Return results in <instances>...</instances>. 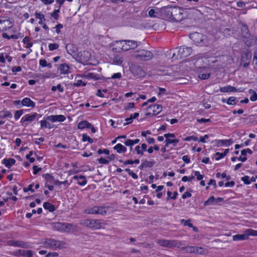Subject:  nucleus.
I'll use <instances>...</instances> for the list:
<instances>
[{"mask_svg": "<svg viewBox=\"0 0 257 257\" xmlns=\"http://www.w3.org/2000/svg\"><path fill=\"white\" fill-rule=\"evenodd\" d=\"M192 52V49L190 47L181 46L179 48H176L173 52L172 59L178 60L186 58L190 56Z\"/></svg>", "mask_w": 257, "mask_h": 257, "instance_id": "nucleus-1", "label": "nucleus"}, {"mask_svg": "<svg viewBox=\"0 0 257 257\" xmlns=\"http://www.w3.org/2000/svg\"><path fill=\"white\" fill-rule=\"evenodd\" d=\"M132 55L139 61H149L153 57L152 52L145 49H138L134 52Z\"/></svg>", "mask_w": 257, "mask_h": 257, "instance_id": "nucleus-2", "label": "nucleus"}, {"mask_svg": "<svg viewBox=\"0 0 257 257\" xmlns=\"http://www.w3.org/2000/svg\"><path fill=\"white\" fill-rule=\"evenodd\" d=\"M44 245L46 247L54 250L63 249L66 246L64 241L52 238L47 239L44 242Z\"/></svg>", "mask_w": 257, "mask_h": 257, "instance_id": "nucleus-3", "label": "nucleus"}, {"mask_svg": "<svg viewBox=\"0 0 257 257\" xmlns=\"http://www.w3.org/2000/svg\"><path fill=\"white\" fill-rule=\"evenodd\" d=\"M82 224L95 229H99L103 227L104 224L100 220L87 219L83 221Z\"/></svg>", "mask_w": 257, "mask_h": 257, "instance_id": "nucleus-4", "label": "nucleus"}, {"mask_svg": "<svg viewBox=\"0 0 257 257\" xmlns=\"http://www.w3.org/2000/svg\"><path fill=\"white\" fill-rule=\"evenodd\" d=\"M52 226L54 230L61 232H68L72 228V225L71 224L59 222L53 223Z\"/></svg>", "mask_w": 257, "mask_h": 257, "instance_id": "nucleus-5", "label": "nucleus"}, {"mask_svg": "<svg viewBox=\"0 0 257 257\" xmlns=\"http://www.w3.org/2000/svg\"><path fill=\"white\" fill-rule=\"evenodd\" d=\"M190 38L192 39L196 45L202 46L206 40V37L201 33L195 32L190 35Z\"/></svg>", "mask_w": 257, "mask_h": 257, "instance_id": "nucleus-6", "label": "nucleus"}, {"mask_svg": "<svg viewBox=\"0 0 257 257\" xmlns=\"http://www.w3.org/2000/svg\"><path fill=\"white\" fill-rule=\"evenodd\" d=\"M183 10L179 7H173L171 18L176 22L181 21L183 19Z\"/></svg>", "mask_w": 257, "mask_h": 257, "instance_id": "nucleus-7", "label": "nucleus"}, {"mask_svg": "<svg viewBox=\"0 0 257 257\" xmlns=\"http://www.w3.org/2000/svg\"><path fill=\"white\" fill-rule=\"evenodd\" d=\"M38 115L39 114L37 112H34L33 114H25L22 117L20 122L23 125L27 126L29 123L34 121Z\"/></svg>", "mask_w": 257, "mask_h": 257, "instance_id": "nucleus-8", "label": "nucleus"}, {"mask_svg": "<svg viewBox=\"0 0 257 257\" xmlns=\"http://www.w3.org/2000/svg\"><path fill=\"white\" fill-rule=\"evenodd\" d=\"M148 115H157L162 110V106L160 104H154L150 105L148 108Z\"/></svg>", "mask_w": 257, "mask_h": 257, "instance_id": "nucleus-9", "label": "nucleus"}, {"mask_svg": "<svg viewBox=\"0 0 257 257\" xmlns=\"http://www.w3.org/2000/svg\"><path fill=\"white\" fill-rule=\"evenodd\" d=\"M157 243L160 246L166 247H172L177 245V243L175 240L159 239L157 241Z\"/></svg>", "mask_w": 257, "mask_h": 257, "instance_id": "nucleus-10", "label": "nucleus"}, {"mask_svg": "<svg viewBox=\"0 0 257 257\" xmlns=\"http://www.w3.org/2000/svg\"><path fill=\"white\" fill-rule=\"evenodd\" d=\"M124 40L115 41L110 44V47L113 51L120 52L123 50Z\"/></svg>", "mask_w": 257, "mask_h": 257, "instance_id": "nucleus-11", "label": "nucleus"}, {"mask_svg": "<svg viewBox=\"0 0 257 257\" xmlns=\"http://www.w3.org/2000/svg\"><path fill=\"white\" fill-rule=\"evenodd\" d=\"M138 43L134 40H124L123 50L128 51L131 49H134L137 47Z\"/></svg>", "mask_w": 257, "mask_h": 257, "instance_id": "nucleus-12", "label": "nucleus"}, {"mask_svg": "<svg viewBox=\"0 0 257 257\" xmlns=\"http://www.w3.org/2000/svg\"><path fill=\"white\" fill-rule=\"evenodd\" d=\"M173 7H164L161 8L160 18H171L172 17V13Z\"/></svg>", "mask_w": 257, "mask_h": 257, "instance_id": "nucleus-13", "label": "nucleus"}, {"mask_svg": "<svg viewBox=\"0 0 257 257\" xmlns=\"http://www.w3.org/2000/svg\"><path fill=\"white\" fill-rule=\"evenodd\" d=\"M7 244L9 246L19 247L22 248H28V245L27 243L20 240H10L7 241Z\"/></svg>", "mask_w": 257, "mask_h": 257, "instance_id": "nucleus-14", "label": "nucleus"}, {"mask_svg": "<svg viewBox=\"0 0 257 257\" xmlns=\"http://www.w3.org/2000/svg\"><path fill=\"white\" fill-rule=\"evenodd\" d=\"M12 26V23L10 20H0V31H6L11 28Z\"/></svg>", "mask_w": 257, "mask_h": 257, "instance_id": "nucleus-15", "label": "nucleus"}, {"mask_svg": "<svg viewBox=\"0 0 257 257\" xmlns=\"http://www.w3.org/2000/svg\"><path fill=\"white\" fill-rule=\"evenodd\" d=\"M48 119L52 122H63L66 119V117L62 114L50 115L48 116Z\"/></svg>", "mask_w": 257, "mask_h": 257, "instance_id": "nucleus-16", "label": "nucleus"}, {"mask_svg": "<svg viewBox=\"0 0 257 257\" xmlns=\"http://www.w3.org/2000/svg\"><path fill=\"white\" fill-rule=\"evenodd\" d=\"M50 120L48 119V116L45 119H42L40 121L41 128H49L51 129L54 127V125L51 123Z\"/></svg>", "mask_w": 257, "mask_h": 257, "instance_id": "nucleus-17", "label": "nucleus"}, {"mask_svg": "<svg viewBox=\"0 0 257 257\" xmlns=\"http://www.w3.org/2000/svg\"><path fill=\"white\" fill-rule=\"evenodd\" d=\"M69 66L66 63H63L59 65L58 67V71L61 74H67L69 73Z\"/></svg>", "mask_w": 257, "mask_h": 257, "instance_id": "nucleus-18", "label": "nucleus"}, {"mask_svg": "<svg viewBox=\"0 0 257 257\" xmlns=\"http://www.w3.org/2000/svg\"><path fill=\"white\" fill-rule=\"evenodd\" d=\"M36 103L29 97H25L22 99V106L34 108Z\"/></svg>", "mask_w": 257, "mask_h": 257, "instance_id": "nucleus-19", "label": "nucleus"}, {"mask_svg": "<svg viewBox=\"0 0 257 257\" xmlns=\"http://www.w3.org/2000/svg\"><path fill=\"white\" fill-rule=\"evenodd\" d=\"M161 8H156L155 9H151L148 13V15L150 18H160Z\"/></svg>", "mask_w": 257, "mask_h": 257, "instance_id": "nucleus-20", "label": "nucleus"}, {"mask_svg": "<svg viewBox=\"0 0 257 257\" xmlns=\"http://www.w3.org/2000/svg\"><path fill=\"white\" fill-rule=\"evenodd\" d=\"M74 180L77 181V183L80 186H83L87 183V180L85 177L83 175H75L73 177Z\"/></svg>", "mask_w": 257, "mask_h": 257, "instance_id": "nucleus-21", "label": "nucleus"}, {"mask_svg": "<svg viewBox=\"0 0 257 257\" xmlns=\"http://www.w3.org/2000/svg\"><path fill=\"white\" fill-rule=\"evenodd\" d=\"M251 58V55L249 54H244L241 58V63L245 67L248 65Z\"/></svg>", "mask_w": 257, "mask_h": 257, "instance_id": "nucleus-22", "label": "nucleus"}, {"mask_svg": "<svg viewBox=\"0 0 257 257\" xmlns=\"http://www.w3.org/2000/svg\"><path fill=\"white\" fill-rule=\"evenodd\" d=\"M248 238V234L246 232H245V231L243 234H237L232 236L233 241L244 240Z\"/></svg>", "mask_w": 257, "mask_h": 257, "instance_id": "nucleus-23", "label": "nucleus"}, {"mask_svg": "<svg viewBox=\"0 0 257 257\" xmlns=\"http://www.w3.org/2000/svg\"><path fill=\"white\" fill-rule=\"evenodd\" d=\"M147 145L144 143L142 145L137 146L135 148V151H136L138 155H143L144 152L147 151Z\"/></svg>", "mask_w": 257, "mask_h": 257, "instance_id": "nucleus-24", "label": "nucleus"}, {"mask_svg": "<svg viewBox=\"0 0 257 257\" xmlns=\"http://www.w3.org/2000/svg\"><path fill=\"white\" fill-rule=\"evenodd\" d=\"M233 143L231 139L228 140H219L217 141V145L218 146H229Z\"/></svg>", "mask_w": 257, "mask_h": 257, "instance_id": "nucleus-25", "label": "nucleus"}, {"mask_svg": "<svg viewBox=\"0 0 257 257\" xmlns=\"http://www.w3.org/2000/svg\"><path fill=\"white\" fill-rule=\"evenodd\" d=\"M97 214L105 215L107 214V211L109 207L108 206H96Z\"/></svg>", "mask_w": 257, "mask_h": 257, "instance_id": "nucleus-26", "label": "nucleus"}, {"mask_svg": "<svg viewBox=\"0 0 257 257\" xmlns=\"http://www.w3.org/2000/svg\"><path fill=\"white\" fill-rule=\"evenodd\" d=\"M43 177L45 178L46 180V184H52L55 183V180L54 177L50 175L49 174H45L43 175Z\"/></svg>", "mask_w": 257, "mask_h": 257, "instance_id": "nucleus-27", "label": "nucleus"}, {"mask_svg": "<svg viewBox=\"0 0 257 257\" xmlns=\"http://www.w3.org/2000/svg\"><path fill=\"white\" fill-rule=\"evenodd\" d=\"M219 90L221 92H236V89L230 85H227L220 87Z\"/></svg>", "mask_w": 257, "mask_h": 257, "instance_id": "nucleus-28", "label": "nucleus"}, {"mask_svg": "<svg viewBox=\"0 0 257 257\" xmlns=\"http://www.w3.org/2000/svg\"><path fill=\"white\" fill-rule=\"evenodd\" d=\"M114 150H115L118 153H124L126 151V148L121 145V144H116L114 147Z\"/></svg>", "mask_w": 257, "mask_h": 257, "instance_id": "nucleus-29", "label": "nucleus"}, {"mask_svg": "<svg viewBox=\"0 0 257 257\" xmlns=\"http://www.w3.org/2000/svg\"><path fill=\"white\" fill-rule=\"evenodd\" d=\"M112 61H113V64H115V65H120L123 61V57L122 56L119 55H114L112 58Z\"/></svg>", "mask_w": 257, "mask_h": 257, "instance_id": "nucleus-30", "label": "nucleus"}, {"mask_svg": "<svg viewBox=\"0 0 257 257\" xmlns=\"http://www.w3.org/2000/svg\"><path fill=\"white\" fill-rule=\"evenodd\" d=\"M3 163L6 166V167L10 168L15 164L16 160L12 158L9 159H4L3 160Z\"/></svg>", "mask_w": 257, "mask_h": 257, "instance_id": "nucleus-31", "label": "nucleus"}, {"mask_svg": "<svg viewBox=\"0 0 257 257\" xmlns=\"http://www.w3.org/2000/svg\"><path fill=\"white\" fill-rule=\"evenodd\" d=\"M165 142L166 147H168L170 144H172L174 147H176L179 143V140L178 139H166Z\"/></svg>", "mask_w": 257, "mask_h": 257, "instance_id": "nucleus-32", "label": "nucleus"}, {"mask_svg": "<svg viewBox=\"0 0 257 257\" xmlns=\"http://www.w3.org/2000/svg\"><path fill=\"white\" fill-rule=\"evenodd\" d=\"M83 77L88 80H97L99 78L98 74L91 72L84 75Z\"/></svg>", "mask_w": 257, "mask_h": 257, "instance_id": "nucleus-33", "label": "nucleus"}, {"mask_svg": "<svg viewBox=\"0 0 257 257\" xmlns=\"http://www.w3.org/2000/svg\"><path fill=\"white\" fill-rule=\"evenodd\" d=\"M91 127V124L87 121H81L78 124V128L79 129H83L84 128H90Z\"/></svg>", "mask_w": 257, "mask_h": 257, "instance_id": "nucleus-34", "label": "nucleus"}, {"mask_svg": "<svg viewBox=\"0 0 257 257\" xmlns=\"http://www.w3.org/2000/svg\"><path fill=\"white\" fill-rule=\"evenodd\" d=\"M12 117V113L8 110H3L0 112V118H6L10 117L11 118Z\"/></svg>", "mask_w": 257, "mask_h": 257, "instance_id": "nucleus-35", "label": "nucleus"}, {"mask_svg": "<svg viewBox=\"0 0 257 257\" xmlns=\"http://www.w3.org/2000/svg\"><path fill=\"white\" fill-rule=\"evenodd\" d=\"M210 73L208 71H206L205 73L200 71L198 74L199 78L203 80L208 79L210 77Z\"/></svg>", "mask_w": 257, "mask_h": 257, "instance_id": "nucleus-36", "label": "nucleus"}, {"mask_svg": "<svg viewBox=\"0 0 257 257\" xmlns=\"http://www.w3.org/2000/svg\"><path fill=\"white\" fill-rule=\"evenodd\" d=\"M35 16L36 19H39L40 20L38 23L39 24L42 25L43 21L45 20L44 15L40 13L36 12L35 14Z\"/></svg>", "mask_w": 257, "mask_h": 257, "instance_id": "nucleus-37", "label": "nucleus"}, {"mask_svg": "<svg viewBox=\"0 0 257 257\" xmlns=\"http://www.w3.org/2000/svg\"><path fill=\"white\" fill-rule=\"evenodd\" d=\"M43 207L44 209L48 210L50 212H53L55 210L54 206L49 202L44 203Z\"/></svg>", "mask_w": 257, "mask_h": 257, "instance_id": "nucleus-38", "label": "nucleus"}, {"mask_svg": "<svg viewBox=\"0 0 257 257\" xmlns=\"http://www.w3.org/2000/svg\"><path fill=\"white\" fill-rule=\"evenodd\" d=\"M222 102H226L228 105H234L236 103V98L235 97L231 96L229 97L227 101L223 99Z\"/></svg>", "mask_w": 257, "mask_h": 257, "instance_id": "nucleus-39", "label": "nucleus"}, {"mask_svg": "<svg viewBox=\"0 0 257 257\" xmlns=\"http://www.w3.org/2000/svg\"><path fill=\"white\" fill-rule=\"evenodd\" d=\"M248 92L251 95L250 96V100L251 101H255L257 100V93L254 90L252 89H249Z\"/></svg>", "mask_w": 257, "mask_h": 257, "instance_id": "nucleus-40", "label": "nucleus"}, {"mask_svg": "<svg viewBox=\"0 0 257 257\" xmlns=\"http://www.w3.org/2000/svg\"><path fill=\"white\" fill-rule=\"evenodd\" d=\"M24 44H25L26 48H30L33 46V43L30 42V38L29 37H25L22 41Z\"/></svg>", "mask_w": 257, "mask_h": 257, "instance_id": "nucleus-41", "label": "nucleus"}, {"mask_svg": "<svg viewBox=\"0 0 257 257\" xmlns=\"http://www.w3.org/2000/svg\"><path fill=\"white\" fill-rule=\"evenodd\" d=\"M213 204H215V198L213 196L210 197L204 203L205 206Z\"/></svg>", "mask_w": 257, "mask_h": 257, "instance_id": "nucleus-42", "label": "nucleus"}, {"mask_svg": "<svg viewBox=\"0 0 257 257\" xmlns=\"http://www.w3.org/2000/svg\"><path fill=\"white\" fill-rule=\"evenodd\" d=\"M85 212L87 214H97L96 206L88 208L85 210Z\"/></svg>", "mask_w": 257, "mask_h": 257, "instance_id": "nucleus-43", "label": "nucleus"}, {"mask_svg": "<svg viewBox=\"0 0 257 257\" xmlns=\"http://www.w3.org/2000/svg\"><path fill=\"white\" fill-rule=\"evenodd\" d=\"M74 45L72 44H68L66 46L67 52L71 55L74 53Z\"/></svg>", "mask_w": 257, "mask_h": 257, "instance_id": "nucleus-44", "label": "nucleus"}, {"mask_svg": "<svg viewBox=\"0 0 257 257\" xmlns=\"http://www.w3.org/2000/svg\"><path fill=\"white\" fill-rule=\"evenodd\" d=\"M245 232L247 233L248 238L249 237V236H257V230L252 229H247L245 230Z\"/></svg>", "mask_w": 257, "mask_h": 257, "instance_id": "nucleus-45", "label": "nucleus"}, {"mask_svg": "<svg viewBox=\"0 0 257 257\" xmlns=\"http://www.w3.org/2000/svg\"><path fill=\"white\" fill-rule=\"evenodd\" d=\"M55 77V74L50 72L45 73L43 76V78H53Z\"/></svg>", "mask_w": 257, "mask_h": 257, "instance_id": "nucleus-46", "label": "nucleus"}, {"mask_svg": "<svg viewBox=\"0 0 257 257\" xmlns=\"http://www.w3.org/2000/svg\"><path fill=\"white\" fill-rule=\"evenodd\" d=\"M154 162L146 160L142 164L141 166L142 167H151L154 165Z\"/></svg>", "mask_w": 257, "mask_h": 257, "instance_id": "nucleus-47", "label": "nucleus"}, {"mask_svg": "<svg viewBox=\"0 0 257 257\" xmlns=\"http://www.w3.org/2000/svg\"><path fill=\"white\" fill-rule=\"evenodd\" d=\"M186 251L190 253H195L197 250V246H188L186 248Z\"/></svg>", "mask_w": 257, "mask_h": 257, "instance_id": "nucleus-48", "label": "nucleus"}, {"mask_svg": "<svg viewBox=\"0 0 257 257\" xmlns=\"http://www.w3.org/2000/svg\"><path fill=\"white\" fill-rule=\"evenodd\" d=\"M82 141L84 142L87 141L90 144L93 142V140L86 134H83L82 135Z\"/></svg>", "mask_w": 257, "mask_h": 257, "instance_id": "nucleus-49", "label": "nucleus"}, {"mask_svg": "<svg viewBox=\"0 0 257 257\" xmlns=\"http://www.w3.org/2000/svg\"><path fill=\"white\" fill-rule=\"evenodd\" d=\"M23 114V110H17L14 114V117L16 120H18L21 116V115Z\"/></svg>", "mask_w": 257, "mask_h": 257, "instance_id": "nucleus-50", "label": "nucleus"}, {"mask_svg": "<svg viewBox=\"0 0 257 257\" xmlns=\"http://www.w3.org/2000/svg\"><path fill=\"white\" fill-rule=\"evenodd\" d=\"M76 82L74 83V85L76 86H80L81 85L85 86L86 83L83 82L82 80L77 79V77L75 78Z\"/></svg>", "mask_w": 257, "mask_h": 257, "instance_id": "nucleus-51", "label": "nucleus"}, {"mask_svg": "<svg viewBox=\"0 0 257 257\" xmlns=\"http://www.w3.org/2000/svg\"><path fill=\"white\" fill-rule=\"evenodd\" d=\"M59 45L56 43L50 44L48 46L49 50L50 51H53L58 48Z\"/></svg>", "mask_w": 257, "mask_h": 257, "instance_id": "nucleus-52", "label": "nucleus"}, {"mask_svg": "<svg viewBox=\"0 0 257 257\" xmlns=\"http://www.w3.org/2000/svg\"><path fill=\"white\" fill-rule=\"evenodd\" d=\"M197 250H196V251L195 252L197 254H203L206 252V249L202 247L197 246Z\"/></svg>", "mask_w": 257, "mask_h": 257, "instance_id": "nucleus-53", "label": "nucleus"}, {"mask_svg": "<svg viewBox=\"0 0 257 257\" xmlns=\"http://www.w3.org/2000/svg\"><path fill=\"white\" fill-rule=\"evenodd\" d=\"M247 153L249 154H252V151L250 149H243L241 151V155L243 156L246 155Z\"/></svg>", "mask_w": 257, "mask_h": 257, "instance_id": "nucleus-54", "label": "nucleus"}, {"mask_svg": "<svg viewBox=\"0 0 257 257\" xmlns=\"http://www.w3.org/2000/svg\"><path fill=\"white\" fill-rule=\"evenodd\" d=\"M241 180L245 184L248 185L250 183V178L248 176L242 177Z\"/></svg>", "mask_w": 257, "mask_h": 257, "instance_id": "nucleus-55", "label": "nucleus"}, {"mask_svg": "<svg viewBox=\"0 0 257 257\" xmlns=\"http://www.w3.org/2000/svg\"><path fill=\"white\" fill-rule=\"evenodd\" d=\"M194 179V176L191 175L190 176H184L182 178L183 182L191 181Z\"/></svg>", "mask_w": 257, "mask_h": 257, "instance_id": "nucleus-56", "label": "nucleus"}, {"mask_svg": "<svg viewBox=\"0 0 257 257\" xmlns=\"http://www.w3.org/2000/svg\"><path fill=\"white\" fill-rule=\"evenodd\" d=\"M32 155H33V152L30 151L29 154L26 155L27 159L29 160L30 162L31 163L34 162V161L35 160L34 158L31 157V156H32Z\"/></svg>", "mask_w": 257, "mask_h": 257, "instance_id": "nucleus-57", "label": "nucleus"}, {"mask_svg": "<svg viewBox=\"0 0 257 257\" xmlns=\"http://www.w3.org/2000/svg\"><path fill=\"white\" fill-rule=\"evenodd\" d=\"M123 143L125 146L131 147V151L132 150V146H134L132 140L128 139L124 142Z\"/></svg>", "mask_w": 257, "mask_h": 257, "instance_id": "nucleus-58", "label": "nucleus"}, {"mask_svg": "<svg viewBox=\"0 0 257 257\" xmlns=\"http://www.w3.org/2000/svg\"><path fill=\"white\" fill-rule=\"evenodd\" d=\"M22 255L26 257H32L33 252L31 250H24Z\"/></svg>", "mask_w": 257, "mask_h": 257, "instance_id": "nucleus-59", "label": "nucleus"}, {"mask_svg": "<svg viewBox=\"0 0 257 257\" xmlns=\"http://www.w3.org/2000/svg\"><path fill=\"white\" fill-rule=\"evenodd\" d=\"M122 75L120 72H117L116 73H114L109 78L110 79H120Z\"/></svg>", "mask_w": 257, "mask_h": 257, "instance_id": "nucleus-60", "label": "nucleus"}, {"mask_svg": "<svg viewBox=\"0 0 257 257\" xmlns=\"http://www.w3.org/2000/svg\"><path fill=\"white\" fill-rule=\"evenodd\" d=\"M34 186V184H30L28 186V188H24V191L25 192H27L29 191H31L32 192H34V189L33 188V187Z\"/></svg>", "mask_w": 257, "mask_h": 257, "instance_id": "nucleus-61", "label": "nucleus"}, {"mask_svg": "<svg viewBox=\"0 0 257 257\" xmlns=\"http://www.w3.org/2000/svg\"><path fill=\"white\" fill-rule=\"evenodd\" d=\"M59 10H55L53 13L51 14V16L54 18L55 20H57L58 18V13L59 12Z\"/></svg>", "mask_w": 257, "mask_h": 257, "instance_id": "nucleus-62", "label": "nucleus"}, {"mask_svg": "<svg viewBox=\"0 0 257 257\" xmlns=\"http://www.w3.org/2000/svg\"><path fill=\"white\" fill-rule=\"evenodd\" d=\"M63 27V26L61 24H57L55 28L56 29V32L57 34H59L60 33V30L61 29H62Z\"/></svg>", "mask_w": 257, "mask_h": 257, "instance_id": "nucleus-63", "label": "nucleus"}, {"mask_svg": "<svg viewBox=\"0 0 257 257\" xmlns=\"http://www.w3.org/2000/svg\"><path fill=\"white\" fill-rule=\"evenodd\" d=\"M253 64L255 68L257 69V54L254 53Z\"/></svg>", "mask_w": 257, "mask_h": 257, "instance_id": "nucleus-64", "label": "nucleus"}]
</instances>
